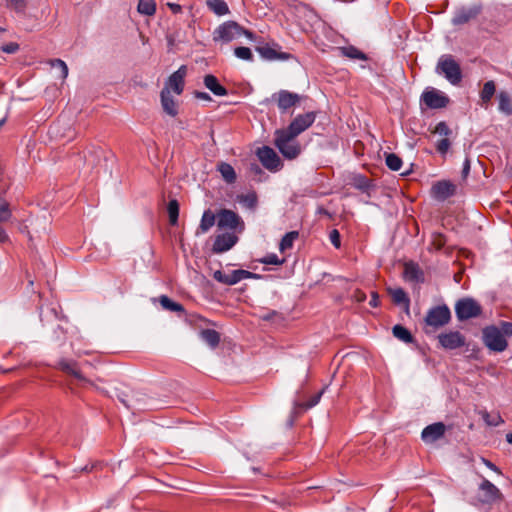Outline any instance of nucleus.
<instances>
[{
    "instance_id": "4",
    "label": "nucleus",
    "mask_w": 512,
    "mask_h": 512,
    "mask_svg": "<svg viewBox=\"0 0 512 512\" xmlns=\"http://www.w3.org/2000/svg\"><path fill=\"white\" fill-rule=\"evenodd\" d=\"M274 145L287 159H295L301 152V146L296 138L281 129L275 131Z\"/></svg>"
},
{
    "instance_id": "29",
    "label": "nucleus",
    "mask_w": 512,
    "mask_h": 512,
    "mask_svg": "<svg viewBox=\"0 0 512 512\" xmlns=\"http://www.w3.org/2000/svg\"><path fill=\"white\" fill-rule=\"evenodd\" d=\"M499 110L506 114H512V99L507 91H500L498 94Z\"/></svg>"
},
{
    "instance_id": "18",
    "label": "nucleus",
    "mask_w": 512,
    "mask_h": 512,
    "mask_svg": "<svg viewBox=\"0 0 512 512\" xmlns=\"http://www.w3.org/2000/svg\"><path fill=\"white\" fill-rule=\"evenodd\" d=\"M479 489L482 492V502L492 503L500 500L502 497L500 490L487 479L481 482Z\"/></svg>"
},
{
    "instance_id": "27",
    "label": "nucleus",
    "mask_w": 512,
    "mask_h": 512,
    "mask_svg": "<svg viewBox=\"0 0 512 512\" xmlns=\"http://www.w3.org/2000/svg\"><path fill=\"white\" fill-rule=\"evenodd\" d=\"M215 220L216 216L210 209L204 211L197 234L208 232L214 226Z\"/></svg>"
},
{
    "instance_id": "17",
    "label": "nucleus",
    "mask_w": 512,
    "mask_h": 512,
    "mask_svg": "<svg viewBox=\"0 0 512 512\" xmlns=\"http://www.w3.org/2000/svg\"><path fill=\"white\" fill-rule=\"evenodd\" d=\"M444 433L445 425L437 422L425 427L421 433V438L425 443H433L443 437Z\"/></svg>"
},
{
    "instance_id": "1",
    "label": "nucleus",
    "mask_w": 512,
    "mask_h": 512,
    "mask_svg": "<svg viewBox=\"0 0 512 512\" xmlns=\"http://www.w3.org/2000/svg\"><path fill=\"white\" fill-rule=\"evenodd\" d=\"M325 389H313L312 386H301L296 392L291 411L289 426H292L295 419L305 411L314 407L324 394Z\"/></svg>"
},
{
    "instance_id": "40",
    "label": "nucleus",
    "mask_w": 512,
    "mask_h": 512,
    "mask_svg": "<svg viewBox=\"0 0 512 512\" xmlns=\"http://www.w3.org/2000/svg\"><path fill=\"white\" fill-rule=\"evenodd\" d=\"M4 1H5L4 5L7 9L13 10L17 13H24L27 8V5H28V0H4Z\"/></svg>"
},
{
    "instance_id": "44",
    "label": "nucleus",
    "mask_w": 512,
    "mask_h": 512,
    "mask_svg": "<svg viewBox=\"0 0 512 512\" xmlns=\"http://www.w3.org/2000/svg\"><path fill=\"white\" fill-rule=\"evenodd\" d=\"M482 418L489 426H498L503 422L498 413H488L487 411H484L482 412Z\"/></svg>"
},
{
    "instance_id": "2",
    "label": "nucleus",
    "mask_w": 512,
    "mask_h": 512,
    "mask_svg": "<svg viewBox=\"0 0 512 512\" xmlns=\"http://www.w3.org/2000/svg\"><path fill=\"white\" fill-rule=\"evenodd\" d=\"M242 35L247 36L249 39L254 38V34L240 26L237 22L227 21L219 25L213 32V40L215 42L229 43L233 40L239 39Z\"/></svg>"
},
{
    "instance_id": "52",
    "label": "nucleus",
    "mask_w": 512,
    "mask_h": 512,
    "mask_svg": "<svg viewBox=\"0 0 512 512\" xmlns=\"http://www.w3.org/2000/svg\"><path fill=\"white\" fill-rule=\"evenodd\" d=\"M261 262L269 265H281L284 259L280 260L276 254H269L261 259Z\"/></svg>"
},
{
    "instance_id": "25",
    "label": "nucleus",
    "mask_w": 512,
    "mask_h": 512,
    "mask_svg": "<svg viewBox=\"0 0 512 512\" xmlns=\"http://www.w3.org/2000/svg\"><path fill=\"white\" fill-rule=\"evenodd\" d=\"M496 92V84L493 80L484 83L480 91L481 105L487 107Z\"/></svg>"
},
{
    "instance_id": "10",
    "label": "nucleus",
    "mask_w": 512,
    "mask_h": 512,
    "mask_svg": "<svg viewBox=\"0 0 512 512\" xmlns=\"http://www.w3.org/2000/svg\"><path fill=\"white\" fill-rule=\"evenodd\" d=\"M257 156L262 165L270 170L277 171L282 167V162L277 153L268 146H263L257 150Z\"/></svg>"
},
{
    "instance_id": "58",
    "label": "nucleus",
    "mask_w": 512,
    "mask_h": 512,
    "mask_svg": "<svg viewBox=\"0 0 512 512\" xmlns=\"http://www.w3.org/2000/svg\"><path fill=\"white\" fill-rule=\"evenodd\" d=\"M193 95L196 99H200V100H204V101H211V97L208 93L206 92H201V91H194L193 92Z\"/></svg>"
},
{
    "instance_id": "20",
    "label": "nucleus",
    "mask_w": 512,
    "mask_h": 512,
    "mask_svg": "<svg viewBox=\"0 0 512 512\" xmlns=\"http://www.w3.org/2000/svg\"><path fill=\"white\" fill-rule=\"evenodd\" d=\"M237 240V236L233 234L218 235L213 244V251L215 253L228 251L236 244Z\"/></svg>"
},
{
    "instance_id": "32",
    "label": "nucleus",
    "mask_w": 512,
    "mask_h": 512,
    "mask_svg": "<svg viewBox=\"0 0 512 512\" xmlns=\"http://www.w3.org/2000/svg\"><path fill=\"white\" fill-rule=\"evenodd\" d=\"M207 6L216 15L222 16L229 13V7L224 0H207Z\"/></svg>"
},
{
    "instance_id": "22",
    "label": "nucleus",
    "mask_w": 512,
    "mask_h": 512,
    "mask_svg": "<svg viewBox=\"0 0 512 512\" xmlns=\"http://www.w3.org/2000/svg\"><path fill=\"white\" fill-rule=\"evenodd\" d=\"M161 105L166 114L171 117H175L179 113L178 103L169 94L168 88H163L160 93Z\"/></svg>"
},
{
    "instance_id": "59",
    "label": "nucleus",
    "mask_w": 512,
    "mask_h": 512,
    "mask_svg": "<svg viewBox=\"0 0 512 512\" xmlns=\"http://www.w3.org/2000/svg\"><path fill=\"white\" fill-rule=\"evenodd\" d=\"M469 173H470V160H469V158H466L464 161V164H463V168H462V178L466 179L467 176L469 175Z\"/></svg>"
},
{
    "instance_id": "26",
    "label": "nucleus",
    "mask_w": 512,
    "mask_h": 512,
    "mask_svg": "<svg viewBox=\"0 0 512 512\" xmlns=\"http://www.w3.org/2000/svg\"><path fill=\"white\" fill-rule=\"evenodd\" d=\"M153 301L155 302L156 298H154ZM157 301L160 303L162 308L165 310L177 312V313L185 312L184 306L182 304L171 300L166 295H161L159 298H157Z\"/></svg>"
},
{
    "instance_id": "30",
    "label": "nucleus",
    "mask_w": 512,
    "mask_h": 512,
    "mask_svg": "<svg viewBox=\"0 0 512 512\" xmlns=\"http://www.w3.org/2000/svg\"><path fill=\"white\" fill-rule=\"evenodd\" d=\"M388 293L391 296L393 303L409 306V297L402 288H388Z\"/></svg>"
},
{
    "instance_id": "46",
    "label": "nucleus",
    "mask_w": 512,
    "mask_h": 512,
    "mask_svg": "<svg viewBox=\"0 0 512 512\" xmlns=\"http://www.w3.org/2000/svg\"><path fill=\"white\" fill-rule=\"evenodd\" d=\"M446 237L441 233H434L432 235L431 247L435 250H441L446 244Z\"/></svg>"
},
{
    "instance_id": "45",
    "label": "nucleus",
    "mask_w": 512,
    "mask_h": 512,
    "mask_svg": "<svg viewBox=\"0 0 512 512\" xmlns=\"http://www.w3.org/2000/svg\"><path fill=\"white\" fill-rule=\"evenodd\" d=\"M234 54L237 58L246 60V61H252L253 60V54L250 48L240 46L236 47L234 49Z\"/></svg>"
},
{
    "instance_id": "9",
    "label": "nucleus",
    "mask_w": 512,
    "mask_h": 512,
    "mask_svg": "<svg viewBox=\"0 0 512 512\" xmlns=\"http://www.w3.org/2000/svg\"><path fill=\"white\" fill-rule=\"evenodd\" d=\"M421 100L430 109L445 108L449 103V98L434 88L425 90L421 95Z\"/></svg>"
},
{
    "instance_id": "49",
    "label": "nucleus",
    "mask_w": 512,
    "mask_h": 512,
    "mask_svg": "<svg viewBox=\"0 0 512 512\" xmlns=\"http://www.w3.org/2000/svg\"><path fill=\"white\" fill-rule=\"evenodd\" d=\"M451 146V142L449 140V138H442L441 140H439L436 144V150L444 155L448 152L449 148Z\"/></svg>"
},
{
    "instance_id": "53",
    "label": "nucleus",
    "mask_w": 512,
    "mask_h": 512,
    "mask_svg": "<svg viewBox=\"0 0 512 512\" xmlns=\"http://www.w3.org/2000/svg\"><path fill=\"white\" fill-rule=\"evenodd\" d=\"M329 238L335 248L339 249L341 247V236L337 229H333L330 232Z\"/></svg>"
},
{
    "instance_id": "37",
    "label": "nucleus",
    "mask_w": 512,
    "mask_h": 512,
    "mask_svg": "<svg viewBox=\"0 0 512 512\" xmlns=\"http://www.w3.org/2000/svg\"><path fill=\"white\" fill-rule=\"evenodd\" d=\"M393 335L405 343H411L413 336L408 329L402 325H395L392 329Z\"/></svg>"
},
{
    "instance_id": "24",
    "label": "nucleus",
    "mask_w": 512,
    "mask_h": 512,
    "mask_svg": "<svg viewBox=\"0 0 512 512\" xmlns=\"http://www.w3.org/2000/svg\"><path fill=\"white\" fill-rule=\"evenodd\" d=\"M204 85L216 96H226L228 94L227 89L222 86L218 79L212 74L204 76Z\"/></svg>"
},
{
    "instance_id": "11",
    "label": "nucleus",
    "mask_w": 512,
    "mask_h": 512,
    "mask_svg": "<svg viewBox=\"0 0 512 512\" xmlns=\"http://www.w3.org/2000/svg\"><path fill=\"white\" fill-rule=\"evenodd\" d=\"M272 100L277 103L281 112H286L288 109L300 103L301 96L287 90H280L272 95Z\"/></svg>"
},
{
    "instance_id": "41",
    "label": "nucleus",
    "mask_w": 512,
    "mask_h": 512,
    "mask_svg": "<svg viewBox=\"0 0 512 512\" xmlns=\"http://www.w3.org/2000/svg\"><path fill=\"white\" fill-rule=\"evenodd\" d=\"M238 201L248 209H254L257 205L258 198L255 192L242 194L238 196Z\"/></svg>"
},
{
    "instance_id": "3",
    "label": "nucleus",
    "mask_w": 512,
    "mask_h": 512,
    "mask_svg": "<svg viewBox=\"0 0 512 512\" xmlns=\"http://www.w3.org/2000/svg\"><path fill=\"white\" fill-rule=\"evenodd\" d=\"M436 72L444 75V77L452 84L459 85L462 81V70L459 63L451 55H443L436 66Z\"/></svg>"
},
{
    "instance_id": "13",
    "label": "nucleus",
    "mask_w": 512,
    "mask_h": 512,
    "mask_svg": "<svg viewBox=\"0 0 512 512\" xmlns=\"http://www.w3.org/2000/svg\"><path fill=\"white\" fill-rule=\"evenodd\" d=\"M186 75L187 67L185 65L180 66L177 71L169 76L164 88H168L169 94L173 91L177 95H181L184 90Z\"/></svg>"
},
{
    "instance_id": "36",
    "label": "nucleus",
    "mask_w": 512,
    "mask_h": 512,
    "mask_svg": "<svg viewBox=\"0 0 512 512\" xmlns=\"http://www.w3.org/2000/svg\"><path fill=\"white\" fill-rule=\"evenodd\" d=\"M137 10L140 14L152 16L156 12V2L154 0H139Z\"/></svg>"
},
{
    "instance_id": "50",
    "label": "nucleus",
    "mask_w": 512,
    "mask_h": 512,
    "mask_svg": "<svg viewBox=\"0 0 512 512\" xmlns=\"http://www.w3.org/2000/svg\"><path fill=\"white\" fill-rule=\"evenodd\" d=\"M110 397L116 396L126 407H129V400L127 399V393L120 392L117 387H114L113 393L106 392Z\"/></svg>"
},
{
    "instance_id": "21",
    "label": "nucleus",
    "mask_w": 512,
    "mask_h": 512,
    "mask_svg": "<svg viewBox=\"0 0 512 512\" xmlns=\"http://www.w3.org/2000/svg\"><path fill=\"white\" fill-rule=\"evenodd\" d=\"M480 13L477 7L461 8L456 11L452 23L454 25H463L475 19Z\"/></svg>"
},
{
    "instance_id": "16",
    "label": "nucleus",
    "mask_w": 512,
    "mask_h": 512,
    "mask_svg": "<svg viewBox=\"0 0 512 512\" xmlns=\"http://www.w3.org/2000/svg\"><path fill=\"white\" fill-rule=\"evenodd\" d=\"M242 224L241 218L232 210L222 209L218 214V226L221 228L236 229Z\"/></svg>"
},
{
    "instance_id": "54",
    "label": "nucleus",
    "mask_w": 512,
    "mask_h": 512,
    "mask_svg": "<svg viewBox=\"0 0 512 512\" xmlns=\"http://www.w3.org/2000/svg\"><path fill=\"white\" fill-rule=\"evenodd\" d=\"M352 298L358 302V303H361V302H364L366 300V294L364 291H362L361 289H356L354 292H353V295H352Z\"/></svg>"
},
{
    "instance_id": "14",
    "label": "nucleus",
    "mask_w": 512,
    "mask_h": 512,
    "mask_svg": "<svg viewBox=\"0 0 512 512\" xmlns=\"http://www.w3.org/2000/svg\"><path fill=\"white\" fill-rule=\"evenodd\" d=\"M440 345L444 349H457L465 345V337L458 331L442 333L438 336Z\"/></svg>"
},
{
    "instance_id": "31",
    "label": "nucleus",
    "mask_w": 512,
    "mask_h": 512,
    "mask_svg": "<svg viewBox=\"0 0 512 512\" xmlns=\"http://www.w3.org/2000/svg\"><path fill=\"white\" fill-rule=\"evenodd\" d=\"M218 171L221 173L223 179L227 183L232 184L236 181V178H237L236 172L230 164L221 162L218 165Z\"/></svg>"
},
{
    "instance_id": "51",
    "label": "nucleus",
    "mask_w": 512,
    "mask_h": 512,
    "mask_svg": "<svg viewBox=\"0 0 512 512\" xmlns=\"http://www.w3.org/2000/svg\"><path fill=\"white\" fill-rule=\"evenodd\" d=\"M19 49H20V46L16 42H9V43L3 44L0 47V50L7 54H14V53L18 52Z\"/></svg>"
},
{
    "instance_id": "28",
    "label": "nucleus",
    "mask_w": 512,
    "mask_h": 512,
    "mask_svg": "<svg viewBox=\"0 0 512 512\" xmlns=\"http://www.w3.org/2000/svg\"><path fill=\"white\" fill-rule=\"evenodd\" d=\"M254 276L255 275L252 272L247 271V270H242V269L234 270L231 273L227 274L226 285H234V284L240 282L241 280L249 279Z\"/></svg>"
},
{
    "instance_id": "57",
    "label": "nucleus",
    "mask_w": 512,
    "mask_h": 512,
    "mask_svg": "<svg viewBox=\"0 0 512 512\" xmlns=\"http://www.w3.org/2000/svg\"><path fill=\"white\" fill-rule=\"evenodd\" d=\"M369 304L373 308H376L380 305L379 295L376 291L371 292V300H370Z\"/></svg>"
},
{
    "instance_id": "23",
    "label": "nucleus",
    "mask_w": 512,
    "mask_h": 512,
    "mask_svg": "<svg viewBox=\"0 0 512 512\" xmlns=\"http://www.w3.org/2000/svg\"><path fill=\"white\" fill-rule=\"evenodd\" d=\"M256 51L267 60H286L290 58V54L285 52H278L273 47L269 46L268 44H265L263 46L256 47Z\"/></svg>"
},
{
    "instance_id": "42",
    "label": "nucleus",
    "mask_w": 512,
    "mask_h": 512,
    "mask_svg": "<svg viewBox=\"0 0 512 512\" xmlns=\"http://www.w3.org/2000/svg\"><path fill=\"white\" fill-rule=\"evenodd\" d=\"M385 162L387 167L392 171H399L402 166V159L394 153L386 154Z\"/></svg>"
},
{
    "instance_id": "35",
    "label": "nucleus",
    "mask_w": 512,
    "mask_h": 512,
    "mask_svg": "<svg viewBox=\"0 0 512 512\" xmlns=\"http://www.w3.org/2000/svg\"><path fill=\"white\" fill-rule=\"evenodd\" d=\"M352 185L362 192H368L369 189L373 186L372 180L364 175L354 176Z\"/></svg>"
},
{
    "instance_id": "63",
    "label": "nucleus",
    "mask_w": 512,
    "mask_h": 512,
    "mask_svg": "<svg viewBox=\"0 0 512 512\" xmlns=\"http://www.w3.org/2000/svg\"><path fill=\"white\" fill-rule=\"evenodd\" d=\"M9 237L5 230L0 226V243L8 241Z\"/></svg>"
},
{
    "instance_id": "7",
    "label": "nucleus",
    "mask_w": 512,
    "mask_h": 512,
    "mask_svg": "<svg viewBox=\"0 0 512 512\" xmlns=\"http://www.w3.org/2000/svg\"><path fill=\"white\" fill-rule=\"evenodd\" d=\"M451 312L446 305L431 308L425 317V323L433 328H440L449 323Z\"/></svg>"
},
{
    "instance_id": "8",
    "label": "nucleus",
    "mask_w": 512,
    "mask_h": 512,
    "mask_svg": "<svg viewBox=\"0 0 512 512\" xmlns=\"http://www.w3.org/2000/svg\"><path fill=\"white\" fill-rule=\"evenodd\" d=\"M315 119L316 114L314 112L299 114L291 121L286 129L282 130L296 138L298 135L308 129L314 123Z\"/></svg>"
},
{
    "instance_id": "62",
    "label": "nucleus",
    "mask_w": 512,
    "mask_h": 512,
    "mask_svg": "<svg viewBox=\"0 0 512 512\" xmlns=\"http://www.w3.org/2000/svg\"><path fill=\"white\" fill-rule=\"evenodd\" d=\"M483 462H484V464H485L489 469H491V470H493V471H495V472H497V473H499V474L501 473V472H500V470L498 469V467H497L495 464H493L492 462H490L489 460L483 459Z\"/></svg>"
},
{
    "instance_id": "19",
    "label": "nucleus",
    "mask_w": 512,
    "mask_h": 512,
    "mask_svg": "<svg viewBox=\"0 0 512 512\" xmlns=\"http://www.w3.org/2000/svg\"><path fill=\"white\" fill-rule=\"evenodd\" d=\"M403 278L411 283H420L424 281V273L418 264L411 261L404 264Z\"/></svg>"
},
{
    "instance_id": "34",
    "label": "nucleus",
    "mask_w": 512,
    "mask_h": 512,
    "mask_svg": "<svg viewBox=\"0 0 512 512\" xmlns=\"http://www.w3.org/2000/svg\"><path fill=\"white\" fill-rule=\"evenodd\" d=\"M339 51L342 56L350 59L367 60V56L354 46L340 47Z\"/></svg>"
},
{
    "instance_id": "5",
    "label": "nucleus",
    "mask_w": 512,
    "mask_h": 512,
    "mask_svg": "<svg viewBox=\"0 0 512 512\" xmlns=\"http://www.w3.org/2000/svg\"><path fill=\"white\" fill-rule=\"evenodd\" d=\"M455 312L459 320H467L480 316L482 307L476 300L464 298L456 303Z\"/></svg>"
},
{
    "instance_id": "43",
    "label": "nucleus",
    "mask_w": 512,
    "mask_h": 512,
    "mask_svg": "<svg viewBox=\"0 0 512 512\" xmlns=\"http://www.w3.org/2000/svg\"><path fill=\"white\" fill-rule=\"evenodd\" d=\"M12 216L9 203L0 197V223L7 222Z\"/></svg>"
},
{
    "instance_id": "33",
    "label": "nucleus",
    "mask_w": 512,
    "mask_h": 512,
    "mask_svg": "<svg viewBox=\"0 0 512 512\" xmlns=\"http://www.w3.org/2000/svg\"><path fill=\"white\" fill-rule=\"evenodd\" d=\"M201 337L211 348L217 347L220 342V334L213 329L202 330Z\"/></svg>"
},
{
    "instance_id": "61",
    "label": "nucleus",
    "mask_w": 512,
    "mask_h": 512,
    "mask_svg": "<svg viewBox=\"0 0 512 512\" xmlns=\"http://www.w3.org/2000/svg\"><path fill=\"white\" fill-rule=\"evenodd\" d=\"M167 5H168V7L171 9V11H172L173 13H175V14H176V13L181 12V10H182L181 5H179V4H176V3H168Z\"/></svg>"
},
{
    "instance_id": "64",
    "label": "nucleus",
    "mask_w": 512,
    "mask_h": 512,
    "mask_svg": "<svg viewBox=\"0 0 512 512\" xmlns=\"http://www.w3.org/2000/svg\"><path fill=\"white\" fill-rule=\"evenodd\" d=\"M506 440L508 443L512 444V432L506 435Z\"/></svg>"
},
{
    "instance_id": "38",
    "label": "nucleus",
    "mask_w": 512,
    "mask_h": 512,
    "mask_svg": "<svg viewBox=\"0 0 512 512\" xmlns=\"http://www.w3.org/2000/svg\"><path fill=\"white\" fill-rule=\"evenodd\" d=\"M167 211L169 215L170 224L173 226L176 225L178 223L179 217V203L176 199H172L169 201Z\"/></svg>"
},
{
    "instance_id": "12",
    "label": "nucleus",
    "mask_w": 512,
    "mask_h": 512,
    "mask_svg": "<svg viewBox=\"0 0 512 512\" xmlns=\"http://www.w3.org/2000/svg\"><path fill=\"white\" fill-rule=\"evenodd\" d=\"M456 193V185L449 180H441L431 187V196L437 201H445Z\"/></svg>"
},
{
    "instance_id": "15",
    "label": "nucleus",
    "mask_w": 512,
    "mask_h": 512,
    "mask_svg": "<svg viewBox=\"0 0 512 512\" xmlns=\"http://www.w3.org/2000/svg\"><path fill=\"white\" fill-rule=\"evenodd\" d=\"M55 368L76 380H79V381L85 380V378L83 377L81 370L78 366V363L74 360L61 359L55 365Z\"/></svg>"
},
{
    "instance_id": "6",
    "label": "nucleus",
    "mask_w": 512,
    "mask_h": 512,
    "mask_svg": "<svg viewBox=\"0 0 512 512\" xmlns=\"http://www.w3.org/2000/svg\"><path fill=\"white\" fill-rule=\"evenodd\" d=\"M483 339L485 345L493 351L501 352L507 347V341L504 335L500 329L495 326H489L483 330Z\"/></svg>"
},
{
    "instance_id": "39",
    "label": "nucleus",
    "mask_w": 512,
    "mask_h": 512,
    "mask_svg": "<svg viewBox=\"0 0 512 512\" xmlns=\"http://www.w3.org/2000/svg\"><path fill=\"white\" fill-rule=\"evenodd\" d=\"M299 233L297 231H291L286 233L281 239L279 249L284 252L287 249L292 248L294 241L298 238Z\"/></svg>"
},
{
    "instance_id": "48",
    "label": "nucleus",
    "mask_w": 512,
    "mask_h": 512,
    "mask_svg": "<svg viewBox=\"0 0 512 512\" xmlns=\"http://www.w3.org/2000/svg\"><path fill=\"white\" fill-rule=\"evenodd\" d=\"M49 63H50V65L52 67H57V68L60 69V72H61L60 73V77H61V79L64 80V79L67 78V76H68V67H67L66 63L63 60H61V59H52V60L49 61Z\"/></svg>"
},
{
    "instance_id": "60",
    "label": "nucleus",
    "mask_w": 512,
    "mask_h": 512,
    "mask_svg": "<svg viewBox=\"0 0 512 512\" xmlns=\"http://www.w3.org/2000/svg\"><path fill=\"white\" fill-rule=\"evenodd\" d=\"M278 316V312L276 311H270L266 314H263V315H260L259 317L262 319V320H265V321H269V320H272L274 317Z\"/></svg>"
},
{
    "instance_id": "56",
    "label": "nucleus",
    "mask_w": 512,
    "mask_h": 512,
    "mask_svg": "<svg viewBox=\"0 0 512 512\" xmlns=\"http://www.w3.org/2000/svg\"><path fill=\"white\" fill-rule=\"evenodd\" d=\"M213 278L222 283V284H225L226 285V280H227V274L218 270V271H215L214 274H213Z\"/></svg>"
},
{
    "instance_id": "47",
    "label": "nucleus",
    "mask_w": 512,
    "mask_h": 512,
    "mask_svg": "<svg viewBox=\"0 0 512 512\" xmlns=\"http://www.w3.org/2000/svg\"><path fill=\"white\" fill-rule=\"evenodd\" d=\"M432 133L439 134L440 136H443L444 138H449V136L452 134V131L446 122L441 121L435 126Z\"/></svg>"
},
{
    "instance_id": "55",
    "label": "nucleus",
    "mask_w": 512,
    "mask_h": 512,
    "mask_svg": "<svg viewBox=\"0 0 512 512\" xmlns=\"http://www.w3.org/2000/svg\"><path fill=\"white\" fill-rule=\"evenodd\" d=\"M500 331L505 336L512 335V323L511 322H502Z\"/></svg>"
}]
</instances>
